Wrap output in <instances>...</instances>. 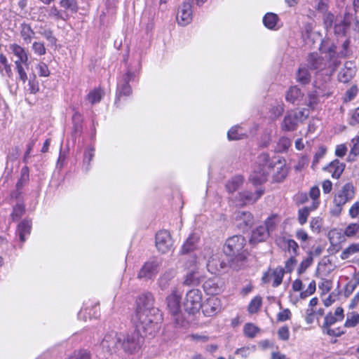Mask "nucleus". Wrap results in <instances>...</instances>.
<instances>
[{"instance_id":"79ce46f5","label":"nucleus","mask_w":359,"mask_h":359,"mask_svg":"<svg viewBox=\"0 0 359 359\" xmlns=\"http://www.w3.org/2000/svg\"><path fill=\"white\" fill-rule=\"evenodd\" d=\"M308 62L309 67L313 69H321L322 59L320 58L317 53H311L309 56Z\"/></svg>"},{"instance_id":"7ed1b4c3","label":"nucleus","mask_w":359,"mask_h":359,"mask_svg":"<svg viewBox=\"0 0 359 359\" xmlns=\"http://www.w3.org/2000/svg\"><path fill=\"white\" fill-rule=\"evenodd\" d=\"M308 116L309 111L306 109L288 111L281 123V129L284 131H294Z\"/></svg>"},{"instance_id":"4468645a","label":"nucleus","mask_w":359,"mask_h":359,"mask_svg":"<svg viewBox=\"0 0 359 359\" xmlns=\"http://www.w3.org/2000/svg\"><path fill=\"white\" fill-rule=\"evenodd\" d=\"M181 294L177 288L172 290L170 294L166 298L167 307L172 316H177L181 312Z\"/></svg>"},{"instance_id":"58836bf2","label":"nucleus","mask_w":359,"mask_h":359,"mask_svg":"<svg viewBox=\"0 0 359 359\" xmlns=\"http://www.w3.org/2000/svg\"><path fill=\"white\" fill-rule=\"evenodd\" d=\"M262 305V298L260 296L255 297L248 304V313H257Z\"/></svg>"},{"instance_id":"1a4fd4ad","label":"nucleus","mask_w":359,"mask_h":359,"mask_svg":"<svg viewBox=\"0 0 359 359\" xmlns=\"http://www.w3.org/2000/svg\"><path fill=\"white\" fill-rule=\"evenodd\" d=\"M222 255L215 254L208 261L207 269L211 273H218L226 269L229 266H231V259L225 261L222 259Z\"/></svg>"},{"instance_id":"cd10ccee","label":"nucleus","mask_w":359,"mask_h":359,"mask_svg":"<svg viewBox=\"0 0 359 359\" xmlns=\"http://www.w3.org/2000/svg\"><path fill=\"white\" fill-rule=\"evenodd\" d=\"M199 237L196 233L191 234L182 247V253H187L195 249Z\"/></svg>"},{"instance_id":"2eb2a0df","label":"nucleus","mask_w":359,"mask_h":359,"mask_svg":"<svg viewBox=\"0 0 359 359\" xmlns=\"http://www.w3.org/2000/svg\"><path fill=\"white\" fill-rule=\"evenodd\" d=\"M355 188L351 183L345 184L334 196L333 200H335L339 203L345 205L347 202L354 198Z\"/></svg>"},{"instance_id":"6e6552de","label":"nucleus","mask_w":359,"mask_h":359,"mask_svg":"<svg viewBox=\"0 0 359 359\" xmlns=\"http://www.w3.org/2000/svg\"><path fill=\"white\" fill-rule=\"evenodd\" d=\"M120 334L116 332H111L106 334L101 342L102 348L110 353H116L121 349Z\"/></svg>"},{"instance_id":"0eeeda50","label":"nucleus","mask_w":359,"mask_h":359,"mask_svg":"<svg viewBox=\"0 0 359 359\" xmlns=\"http://www.w3.org/2000/svg\"><path fill=\"white\" fill-rule=\"evenodd\" d=\"M203 294L199 289L189 290L185 296L184 309L189 313H195L202 308Z\"/></svg>"},{"instance_id":"c85d7f7f","label":"nucleus","mask_w":359,"mask_h":359,"mask_svg":"<svg viewBox=\"0 0 359 359\" xmlns=\"http://www.w3.org/2000/svg\"><path fill=\"white\" fill-rule=\"evenodd\" d=\"M245 135V130L239 126L232 127L227 133L229 140H238L244 138Z\"/></svg>"},{"instance_id":"e2e57ef3","label":"nucleus","mask_w":359,"mask_h":359,"mask_svg":"<svg viewBox=\"0 0 359 359\" xmlns=\"http://www.w3.org/2000/svg\"><path fill=\"white\" fill-rule=\"evenodd\" d=\"M278 335L279 339L281 340H288L290 337V332L288 327L286 326L281 327L278 331Z\"/></svg>"},{"instance_id":"a878e982","label":"nucleus","mask_w":359,"mask_h":359,"mask_svg":"<svg viewBox=\"0 0 359 359\" xmlns=\"http://www.w3.org/2000/svg\"><path fill=\"white\" fill-rule=\"evenodd\" d=\"M176 272L174 269H170L165 271L158 279V285L162 290H166L172 279L175 277Z\"/></svg>"},{"instance_id":"bf43d9fd","label":"nucleus","mask_w":359,"mask_h":359,"mask_svg":"<svg viewBox=\"0 0 359 359\" xmlns=\"http://www.w3.org/2000/svg\"><path fill=\"white\" fill-rule=\"evenodd\" d=\"M36 69L38 70V74L40 76H48L50 74L48 67L44 62H39L36 65Z\"/></svg>"},{"instance_id":"4d7b16f0","label":"nucleus","mask_w":359,"mask_h":359,"mask_svg":"<svg viewBox=\"0 0 359 359\" xmlns=\"http://www.w3.org/2000/svg\"><path fill=\"white\" fill-rule=\"evenodd\" d=\"M48 15L55 20H65L63 13L59 11L55 6H52L49 8Z\"/></svg>"},{"instance_id":"5701e85b","label":"nucleus","mask_w":359,"mask_h":359,"mask_svg":"<svg viewBox=\"0 0 359 359\" xmlns=\"http://www.w3.org/2000/svg\"><path fill=\"white\" fill-rule=\"evenodd\" d=\"M10 49L12 53L18 57V60L15 62H18L20 63H23L24 66L26 67L27 69L29 68V62H28V56L25 49L18 44H11L10 46Z\"/></svg>"},{"instance_id":"0e129e2a","label":"nucleus","mask_w":359,"mask_h":359,"mask_svg":"<svg viewBox=\"0 0 359 359\" xmlns=\"http://www.w3.org/2000/svg\"><path fill=\"white\" fill-rule=\"evenodd\" d=\"M94 156H95L94 148L93 147L88 148L84 154V160H83L84 163L85 164L86 163L87 165L88 166L90 161L93 158Z\"/></svg>"},{"instance_id":"13d9d810","label":"nucleus","mask_w":359,"mask_h":359,"mask_svg":"<svg viewBox=\"0 0 359 359\" xmlns=\"http://www.w3.org/2000/svg\"><path fill=\"white\" fill-rule=\"evenodd\" d=\"M69 359H91V356L88 351L79 350L74 351L73 355Z\"/></svg>"},{"instance_id":"864d4df0","label":"nucleus","mask_w":359,"mask_h":359,"mask_svg":"<svg viewBox=\"0 0 359 359\" xmlns=\"http://www.w3.org/2000/svg\"><path fill=\"white\" fill-rule=\"evenodd\" d=\"M344 204L333 200V206L330 208V212L334 217H338L341 213Z\"/></svg>"},{"instance_id":"680f3d73","label":"nucleus","mask_w":359,"mask_h":359,"mask_svg":"<svg viewBox=\"0 0 359 359\" xmlns=\"http://www.w3.org/2000/svg\"><path fill=\"white\" fill-rule=\"evenodd\" d=\"M337 321H340V320H339L337 318V317H336L334 314H332V313H329L325 317V322L323 323V327H327V326H331L333 324H334L335 323H337Z\"/></svg>"},{"instance_id":"ea45409f","label":"nucleus","mask_w":359,"mask_h":359,"mask_svg":"<svg viewBox=\"0 0 359 359\" xmlns=\"http://www.w3.org/2000/svg\"><path fill=\"white\" fill-rule=\"evenodd\" d=\"M103 95L101 89L95 88L88 94V100L92 104H94L100 102Z\"/></svg>"},{"instance_id":"09e8293b","label":"nucleus","mask_w":359,"mask_h":359,"mask_svg":"<svg viewBox=\"0 0 359 359\" xmlns=\"http://www.w3.org/2000/svg\"><path fill=\"white\" fill-rule=\"evenodd\" d=\"M323 333L332 337H340L344 333L340 327L336 329L332 328L331 326L323 327Z\"/></svg>"},{"instance_id":"f3484780","label":"nucleus","mask_w":359,"mask_h":359,"mask_svg":"<svg viewBox=\"0 0 359 359\" xmlns=\"http://www.w3.org/2000/svg\"><path fill=\"white\" fill-rule=\"evenodd\" d=\"M203 313L206 316H212L219 313L222 309L220 299L213 297L207 299L204 304L202 306Z\"/></svg>"},{"instance_id":"774afa93","label":"nucleus","mask_w":359,"mask_h":359,"mask_svg":"<svg viewBox=\"0 0 359 359\" xmlns=\"http://www.w3.org/2000/svg\"><path fill=\"white\" fill-rule=\"evenodd\" d=\"M359 215V202L353 204L349 209V215L351 218H355Z\"/></svg>"},{"instance_id":"c03bdc74","label":"nucleus","mask_w":359,"mask_h":359,"mask_svg":"<svg viewBox=\"0 0 359 359\" xmlns=\"http://www.w3.org/2000/svg\"><path fill=\"white\" fill-rule=\"evenodd\" d=\"M278 222V221L277 219L276 216L273 215V216L269 217L266 220L264 224H263L262 225L264 226V227H265L266 229V230L268 231V234L269 236L271 234V233H272L275 230Z\"/></svg>"},{"instance_id":"37998d69","label":"nucleus","mask_w":359,"mask_h":359,"mask_svg":"<svg viewBox=\"0 0 359 359\" xmlns=\"http://www.w3.org/2000/svg\"><path fill=\"white\" fill-rule=\"evenodd\" d=\"M313 262V255L310 252L308 256L300 263L297 273L302 274L312 264Z\"/></svg>"},{"instance_id":"7c9ffc66","label":"nucleus","mask_w":359,"mask_h":359,"mask_svg":"<svg viewBox=\"0 0 359 359\" xmlns=\"http://www.w3.org/2000/svg\"><path fill=\"white\" fill-rule=\"evenodd\" d=\"M319 203H313V206L311 208L309 207H304L302 209H299L298 211V222L301 225L304 224L306 221L307 218L309 216L310 212L313 210H315Z\"/></svg>"},{"instance_id":"9b49d317","label":"nucleus","mask_w":359,"mask_h":359,"mask_svg":"<svg viewBox=\"0 0 359 359\" xmlns=\"http://www.w3.org/2000/svg\"><path fill=\"white\" fill-rule=\"evenodd\" d=\"M173 245L170 233L166 230H161L156 235V246L161 253H166L171 250Z\"/></svg>"},{"instance_id":"f257e3e1","label":"nucleus","mask_w":359,"mask_h":359,"mask_svg":"<svg viewBox=\"0 0 359 359\" xmlns=\"http://www.w3.org/2000/svg\"><path fill=\"white\" fill-rule=\"evenodd\" d=\"M154 297L149 292L140 295L137 299L136 316L146 331L155 330L161 320V313L158 309L154 306Z\"/></svg>"},{"instance_id":"c9c22d12","label":"nucleus","mask_w":359,"mask_h":359,"mask_svg":"<svg viewBox=\"0 0 359 359\" xmlns=\"http://www.w3.org/2000/svg\"><path fill=\"white\" fill-rule=\"evenodd\" d=\"M0 72L2 75L6 74L8 77L12 75L11 66L8 63L6 57L2 53L0 54Z\"/></svg>"},{"instance_id":"c756f323","label":"nucleus","mask_w":359,"mask_h":359,"mask_svg":"<svg viewBox=\"0 0 359 359\" xmlns=\"http://www.w3.org/2000/svg\"><path fill=\"white\" fill-rule=\"evenodd\" d=\"M353 255H359V243H353L343 250L341 254L342 259H347Z\"/></svg>"},{"instance_id":"dca6fc26","label":"nucleus","mask_w":359,"mask_h":359,"mask_svg":"<svg viewBox=\"0 0 359 359\" xmlns=\"http://www.w3.org/2000/svg\"><path fill=\"white\" fill-rule=\"evenodd\" d=\"M283 276L284 271L283 268L278 267L266 272L263 276L262 280L264 283H271L273 287H278L281 284Z\"/></svg>"},{"instance_id":"de8ad7c7","label":"nucleus","mask_w":359,"mask_h":359,"mask_svg":"<svg viewBox=\"0 0 359 359\" xmlns=\"http://www.w3.org/2000/svg\"><path fill=\"white\" fill-rule=\"evenodd\" d=\"M60 6L65 8L76 13L78 10L77 4L75 0H60Z\"/></svg>"},{"instance_id":"9d476101","label":"nucleus","mask_w":359,"mask_h":359,"mask_svg":"<svg viewBox=\"0 0 359 359\" xmlns=\"http://www.w3.org/2000/svg\"><path fill=\"white\" fill-rule=\"evenodd\" d=\"M134 73L128 71L121 79L118 80L117 84V93L116 103L120 100L121 95L128 96L132 93V89L129 85V82L134 79Z\"/></svg>"},{"instance_id":"338daca9","label":"nucleus","mask_w":359,"mask_h":359,"mask_svg":"<svg viewBox=\"0 0 359 359\" xmlns=\"http://www.w3.org/2000/svg\"><path fill=\"white\" fill-rule=\"evenodd\" d=\"M316 8L319 12L323 13L328 12V0H318V4Z\"/></svg>"},{"instance_id":"f03ea898","label":"nucleus","mask_w":359,"mask_h":359,"mask_svg":"<svg viewBox=\"0 0 359 359\" xmlns=\"http://www.w3.org/2000/svg\"><path fill=\"white\" fill-rule=\"evenodd\" d=\"M245 238L243 236H234L226 240L223 251L230 258L231 267L239 269L245 266L246 250H245Z\"/></svg>"},{"instance_id":"4c0bfd02","label":"nucleus","mask_w":359,"mask_h":359,"mask_svg":"<svg viewBox=\"0 0 359 359\" xmlns=\"http://www.w3.org/2000/svg\"><path fill=\"white\" fill-rule=\"evenodd\" d=\"M351 151L348 156V161H354L355 157L359 155V137L353 138L351 142Z\"/></svg>"},{"instance_id":"39448f33","label":"nucleus","mask_w":359,"mask_h":359,"mask_svg":"<svg viewBox=\"0 0 359 359\" xmlns=\"http://www.w3.org/2000/svg\"><path fill=\"white\" fill-rule=\"evenodd\" d=\"M203 278L199 265L196 258H193L186 264V272L183 277L182 284L184 286L198 285Z\"/></svg>"},{"instance_id":"2f4dec72","label":"nucleus","mask_w":359,"mask_h":359,"mask_svg":"<svg viewBox=\"0 0 359 359\" xmlns=\"http://www.w3.org/2000/svg\"><path fill=\"white\" fill-rule=\"evenodd\" d=\"M278 17L273 13H266L263 18V23L269 29H276Z\"/></svg>"},{"instance_id":"ddd939ff","label":"nucleus","mask_w":359,"mask_h":359,"mask_svg":"<svg viewBox=\"0 0 359 359\" xmlns=\"http://www.w3.org/2000/svg\"><path fill=\"white\" fill-rule=\"evenodd\" d=\"M160 263L156 261L146 262L139 271V279L149 280L153 278L159 271Z\"/></svg>"},{"instance_id":"4be33fe9","label":"nucleus","mask_w":359,"mask_h":359,"mask_svg":"<svg viewBox=\"0 0 359 359\" xmlns=\"http://www.w3.org/2000/svg\"><path fill=\"white\" fill-rule=\"evenodd\" d=\"M247 201V195L245 192L240 193L238 196H236L233 201L235 206L239 209L243 208L246 204ZM245 211L242 210H237L235 212V218L236 219H243V223L247 224V222L245 220Z\"/></svg>"},{"instance_id":"f704fd0d","label":"nucleus","mask_w":359,"mask_h":359,"mask_svg":"<svg viewBox=\"0 0 359 359\" xmlns=\"http://www.w3.org/2000/svg\"><path fill=\"white\" fill-rule=\"evenodd\" d=\"M20 34L25 42L29 43L34 37L35 32L32 29L29 25L25 24L22 25Z\"/></svg>"},{"instance_id":"49530a36","label":"nucleus","mask_w":359,"mask_h":359,"mask_svg":"<svg viewBox=\"0 0 359 359\" xmlns=\"http://www.w3.org/2000/svg\"><path fill=\"white\" fill-rule=\"evenodd\" d=\"M297 79L302 84L308 83L310 81V74L307 69L299 68L297 73Z\"/></svg>"},{"instance_id":"8fccbe9b","label":"nucleus","mask_w":359,"mask_h":359,"mask_svg":"<svg viewBox=\"0 0 359 359\" xmlns=\"http://www.w3.org/2000/svg\"><path fill=\"white\" fill-rule=\"evenodd\" d=\"M25 212V206L22 204H17L13 210L11 217L13 220L19 219Z\"/></svg>"},{"instance_id":"a211bd4d","label":"nucleus","mask_w":359,"mask_h":359,"mask_svg":"<svg viewBox=\"0 0 359 359\" xmlns=\"http://www.w3.org/2000/svg\"><path fill=\"white\" fill-rule=\"evenodd\" d=\"M192 19V10L190 4L184 2L179 8L177 20L182 26L188 25Z\"/></svg>"},{"instance_id":"5fc2aeb1","label":"nucleus","mask_w":359,"mask_h":359,"mask_svg":"<svg viewBox=\"0 0 359 359\" xmlns=\"http://www.w3.org/2000/svg\"><path fill=\"white\" fill-rule=\"evenodd\" d=\"M15 68L19 75V79L23 82L25 83L27 79V75L25 72V67H23V63H20L18 62H15Z\"/></svg>"},{"instance_id":"72a5a7b5","label":"nucleus","mask_w":359,"mask_h":359,"mask_svg":"<svg viewBox=\"0 0 359 359\" xmlns=\"http://www.w3.org/2000/svg\"><path fill=\"white\" fill-rule=\"evenodd\" d=\"M344 235L348 238H359V224H349L345 228Z\"/></svg>"},{"instance_id":"603ef678","label":"nucleus","mask_w":359,"mask_h":359,"mask_svg":"<svg viewBox=\"0 0 359 359\" xmlns=\"http://www.w3.org/2000/svg\"><path fill=\"white\" fill-rule=\"evenodd\" d=\"M279 163L280 164V166L277 168V170H278L275 175L274 178L276 181L280 182L286 177L287 175V168L284 165H282L280 162H279Z\"/></svg>"},{"instance_id":"393cba45","label":"nucleus","mask_w":359,"mask_h":359,"mask_svg":"<svg viewBox=\"0 0 359 359\" xmlns=\"http://www.w3.org/2000/svg\"><path fill=\"white\" fill-rule=\"evenodd\" d=\"M345 168V164L340 162L339 160L332 161L325 170L331 173L333 178L338 179L343 173Z\"/></svg>"},{"instance_id":"6ab92c4d","label":"nucleus","mask_w":359,"mask_h":359,"mask_svg":"<svg viewBox=\"0 0 359 359\" xmlns=\"http://www.w3.org/2000/svg\"><path fill=\"white\" fill-rule=\"evenodd\" d=\"M276 243L283 250L288 252L290 256L297 255L299 245L294 240L282 236L276 238Z\"/></svg>"},{"instance_id":"412c9836","label":"nucleus","mask_w":359,"mask_h":359,"mask_svg":"<svg viewBox=\"0 0 359 359\" xmlns=\"http://www.w3.org/2000/svg\"><path fill=\"white\" fill-rule=\"evenodd\" d=\"M269 236L266 229L259 224L252 228L249 242L251 244H256L265 241Z\"/></svg>"},{"instance_id":"69168bd1","label":"nucleus","mask_w":359,"mask_h":359,"mask_svg":"<svg viewBox=\"0 0 359 359\" xmlns=\"http://www.w3.org/2000/svg\"><path fill=\"white\" fill-rule=\"evenodd\" d=\"M356 287L357 286L355 284L354 281L353 280H350L346 285L345 290H344V295L346 297H349L351 294H352L353 291L355 290Z\"/></svg>"},{"instance_id":"a19ab883","label":"nucleus","mask_w":359,"mask_h":359,"mask_svg":"<svg viewBox=\"0 0 359 359\" xmlns=\"http://www.w3.org/2000/svg\"><path fill=\"white\" fill-rule=\"evenodd\" d=\"M359 323V314L357 313H348L344 323L345 327H354Z\"/></svg>"},{"instance_id":"052dcab7","label":"nucleus","mask_w":359,"mask_h":359,"mask_svg":"<svg viewBox=\"0 0 359 359\" xmlns=\"http://www.w3.org/2000/svg\"><path fill=\"white\" fill-rule=\"evenodd\" d=\"M352 72L350 69H344L339 74V79L341 82L346 83L352 78Z\"/></svg>"},{"instance_id":"aec40b11","label":"nucleus","mask_w":359,"mask_h":359,"mask_svg":"<svg viewBox=\"0 0 359 359\" xmlns=\"http://www.w3.org/2000/svg\"><path fill=\"white\" fill-rule=\"evenodd\" d=\"M348 13H345L343 17H337L334 25V32L337 36H345L349 29L351 22L348 20Z\"/></svg>"},{"instance_id":"20e7f679","label":"nucleus","mask_w":359,"mask_h":359,"mask_svg":"<svg viewBox=\"0 0 359 359\" xmlns=\"http://www.w3.org/2000/svg\"><path fill=\"white\" fill-rule=\"evenodd\" d=\"M269 161V156L266 154H262L258 156L257 163L260 167L259 170L255 171L250 179L255 187L266 181L267 175L271 169V163Z\"/></svg>"},{"instance_id":"423d86ee","label":"nucleus","mask_w":359,"mask_h":359,"mask_svg":"<svg viewBox=\"0 0 359 359\" xmlns=\"http://www.w3.org/2000/svg\"><path fill=\"white\" fill-rule=\"evenodd\" d=\"M119 334L121 349L124 352L132 353L140 348L142 338L138 332L133 331L130 333H119Z\"/></svg>"},{"instance_id":"6e6d98bb","label":"nucleus","mask_w":359,"mask_h":359,"mask_svg":"<svg viewBox=\"0 0 359 359\" xmlns=\"http://www.w3.org/2000/svg\"><path fill=\"white\" fill-rule=\"evenodd\" d=\"M32 50L35 54L39 55H43L46 53V49L43 43L39 41H35L33 43Z\"/></svg>"},{"instance_id":"f8f14e48","label":"nucleus","mask_w":359,"mask_h":359,"mask_svg":"<svg viewBox=\"0 0 359 359\" xmlns=\"http://www.w3.org/2000/svg\"><path fill=\"white\" fill-rule=\"evenodd\" d=\"M203 290L208 295H217L222 292L224 287V282L218 277L206 280L203 285Z\"/></svg>"},{"instance_id":"3c124183","label":"nucleus","mask_w":359,"mask_h":359,"mask_svg":"<svg viewBox=\"0 0 359 359\" xmlns=\"http://www.w3.org/2000/svg\"><path fill=\"white\" fill-rule=\"evenodd\" d=\"M296 255H291L290 257L285 262V267L283 269L284 273H291L294 266L297 265Z\"/></svg>"},{"instance_id":"bb28decb","label":"nucleus","mask_w":359,"mask_h":359,"mask_svg":"<svg viewBox=\"0 0 359 359\" xmlns=\"http://www.w3.org/2000/svg\"><path fill=\"white\" fill-rule=\"evenodd\" d=\"M32 224L28 220H23L20 222L17 229V233L20 237L21 242L25 241V236L31 232Z\"/></svg>"},{"instance_id":"b1692460","label":"nucleus","mask_w":359,"mask_h":359,"mask_svg":"<svg viewBox=\"0 0 359 359\" xmlns=\"http://www.w3.org/2000/svg\"><path fill=\"white\" fill-rule=\"evenodd\" d=\"M303 97L304 93L297 86L290 87L285 95L286 100L294 104H299Z\"/></svg>"},{"instance_id":"a18cd8bd","label":"nucleus","mask_w":359,"mask_h":359,"mask_svg":"<svg viewBox=\"0 0 359 359\" xmlns=\"http://www.w3.org/2000/svg\"><path fill=\"white\" fill-rule=\"evenodd\" d=\"M335 17L331 12H325L323 14V20L325 28L328 31L330 30L335 22Z\"/></svg>"},{"instance_id":"473e14b6","label":"nucleus","mask_w":359,"mask_h":359,"mask_svg":"<svg viewBox=\"0 0 359 359\" xmlns=\"http://www.w3.org/2000/svg\"><path fill=\"white\" fill-rule=\"evenodd\" d=\"M328 237L330 243L334 246L338 245L345 240L341 231L336 229L329 232Z\"/></svg>"},{"instance_id":"e433bc0d","label":"nucleus","mask_w":359,"mask_h":359,"mask_svg":"<svg viewBox=\"0 0 359 359\" xmlns=\"http://www.w3.org/2000/svg\"><path fill=\"white\" fill-rule=\"evenodd\" d=\"M243 178L241 176H236L231 179L226 185V189L229 192H233L242 185Z\"/></svg>"}]
</instances>
